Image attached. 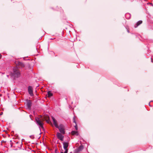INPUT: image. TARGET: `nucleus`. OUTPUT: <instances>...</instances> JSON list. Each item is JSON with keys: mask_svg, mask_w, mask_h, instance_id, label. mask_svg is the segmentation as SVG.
Segmentation results:
<instances>
[{"mask_svg": "<svg viewBox=\"0 0 153 153\" xmlns=\"http://www.w3.org/2000/svg\"><path fill=\"white\" fill-rule=\"evenodd\" d=\"M73 122L74 123L76 124L75 127V128L76 129V130H77L78 129V128H77V126L76 125V122L75 121V117H74L73 118Z\"/></svg>", "mask_w": 153, "mask_h": 153, "instance_id": "nucleus-11", "label": "nucleus"}, {"mask_svg": "<svg viewBox=\"0 0 153 153\" xmlns=\"http://www.w3.org/2000/svg\"><path fill=\"white\" fill-rule=\"evenodd\" d=\"M28 91L29 93L31 96L33 95V90L32 87L30 86H29L28 87Z\"/></svg>", "mask_w": 153, "mask_h": 153, "instance_id": "nucleus-7", "label": "nucleus"}, {"mask_svg": "<svg viewBox=\"0 0 153 153\" xmlns=\"http://www.w3.org/2000/svg\"><path fill=\"white\" fill-rule=\"evenodd\" d=\"M149 4H152V3H149Z\"/></svg>", "mask_w": 153, "mask_h": 153, "instance_id": "nucleus-16", "label": "nucleus"}, {"mask_svg": "<svg viewBox=\"0 0 153 153\" xmlns=\"http://www.w3.org/2000/svg\"><path fill=\"white\" fill-rule=\"evenodd\" d=\"M31 102L30 100L27 101V105L28 108H30L31 106Z\"/></svg>", "mask_w": 153, "mask_h": 153, "instance_id": "nucleus-8", "label": "nucleus"}, {"mask_svg": "<svg viewBox=\"0 0 153 153\" xmlns=\"http://www.w3.org/2000/svg\"><path fill=\"white\" fill-rule=\"evenodd\" d=\"M83 146H82V145H81V146H79V147L78 148H77L75 150V152L76 153H78L79 152H80V151L82 150V149H83Z\"/></svg>", "mask_w": 153, "mask_h": 153, "instance_id": "nucleus-6", "label": "nucleus"}, {"mask_svg": "<svg viewBox=\"0 0 153 153\" xmlns=\"http://www.w3.org/2000/svg\"><path fill=\"white\" fill-rule=\"evenodd\" d=\"M63 148L65 150V151L64 152H61V153H67L68 152V149H67L68 146V143L67 142H64L63 143Z\"/></svg>", "mask_w": 153, "mask_h": 153, "instance_id": "nucleus-4", "label": "nucleus"}, {"mask_svg": "<svg viewBox=\"0 0 153 153\" xmlns=\"http://www.w3.org/2000/svg\"><path fill=\"white\" fill-rule=\"evenodd\" d=\"M71 133L73 135H78V134L77 131H72L71 132Z\"/></svg>", "mask_w": 153, "mask_h": 153, "instance_id": "nucleus-10", "label": "nucleus"}, {"mask_svg": "<svg viewBox=\"0 0 153 153\" xmlns=\"http://www.w3.org/2000/svg\"><path fill=\"white\" fill-rule=\"evenodd\" d=\"M142 23V21H138L137 24L135 25L134 27H137L138 26H139V25H140V24H141Z\"/></svg>", "mask_w": 153, "mask_h": 153, "instance_id": "nucleus-9", "label": "nucleus"}, {"mask_svg": "<svg viewBox=\"0 0 153 153\" xmlns=\"http://www.w3.org/2000/svg\"><path fill=\"white\" fill-rule=\"evenodd\" d=\"M13 76L15 77H18L19 76L20 73L17 68L14 67L13 68Z\"/></svg>", "mask_w": 153, "mask_h": 153, "instance_id": "nucleus-3", "label": "nucleus"}, {"mask_svg": "<svg viewBox=\"0 0 153 153\" xmlns=\"http://www.w3.org/2000/svg\"><path fill=\"white\" fill-rule=\"evenodd\" d=\"M36 122L37 125L39 126L40 128H43V125L44 123L43 122L45 120L48 123H49L50 121L49 116L47 115H44L42 117L41 116L39 117H36L35 118Z\"/></svg>", "mask_w": 153, "mask_h": 153, "instance_id": "nucleus-1", "label": "nucleus"}, {"mask_svg": "<svg viewBox=\"0 0 153 153\" xmlns=\"http://www.w3.org/2000/svg\"><path fill=\"white\" fill-rule=\"evenodd\" d=\"M1 94H0V97H1Z\"/></svg>", "mask_w": 153, "mask_h": 153, "instance_id": "nucleus-17", "label": "nucleus"}, {"mask_svg": "<svg viewBox=\"0 0 153 153\" xmlns=\"http://www.w3.org/2000/svg\"><path fill=\"white\" fill-rule=\"evenodd\" d=\"M52 119L53 120V123L56 127L59 129V131L62 134H65V128L64 126L62 124L58 126L56 120L53 117H52Z\"/></svg>", "mask_w": 153, "mask_h": 153, "instance_id": "nucleus-2", "label": "nucleus"}, {"mask_svg": "<svg viewBox=\"0 0 153 153\" xmlns=\"http://www.w3.org/2000/svg\"><path fill=\"white\" fill-rule=\"evenodd\" d=\"M125 16L127 19H129L130 18V15L128 13H126L125 14Z\"/></svg>", "mask_w": 153, "mask_h": 153, "instance_id": "nucleus-12", "label": "nucleus"}, {"mask_svg": "<svg viewBox=\"0 0 153 153\" xmlns=\"http://www.w3.org/2000/svg\"><path fill=\"white\" fill-rule=\"evenodd\" d=\"M1 54H0V59L1 58Z\"/></svg>", "mask_w": 153, "mask_h": 153, "instance_id": "nucleus-14", "label": "nucleus"}, {"mask_svg": "<svg viewBox=\"0 0 153 153\" xmlns=\"http://www.w3.org/2000/svg\"><path fill=\"white\" fill-rule=\"evenodd\" d=\"M149 105L150 106V103H149Z\"/></svg>", "mask_w": 153, "mask_h": 153, "instance_id": "nucleus-18", "label": "nucleus"}, {"mask_svg": "<svg viewBox=\"0 0 153 153\" xmlns=\"http://www.w3.org/2000/svg\"><path fill=\"white\" fill-rule=\"evenodd\" d=\"M22 66H24V64H22Z\"/></svg>", "mask_w": 153, "mask_h": 153, "instance_id": "nucleus-15", "label": "nucleus"}, {"mask_svg": "<svg viewBox=\"0 0 153 153\" xmlns=\"http://www.w3.org/2000/svg\"><path fill=\"white\" fill-rule=\"evenodd\" d=\"M53 95V94L50 91H48V97H50Z\"/></svg>", "mask_w": 153, "mask_h": 153, "instance_id": "nucleus-13", "label": "nucleus"}, {"mask_svg": "<svg viewBox=\"0 0 153 153\" xmlns=\"http://www.w3.org/2000/svg\"><path fill=\"white\" fill-rule=\"evenodd\" d=\"M56 136L57 137L59 140L62 141L64 138V136L62 134L60 133L59 132H57L56 134Z\"/></svg>", "mask_w": 153, "mask_h": 153, "instance_id": "nucleus-5", "label": "nucleus"}]
</instances>
